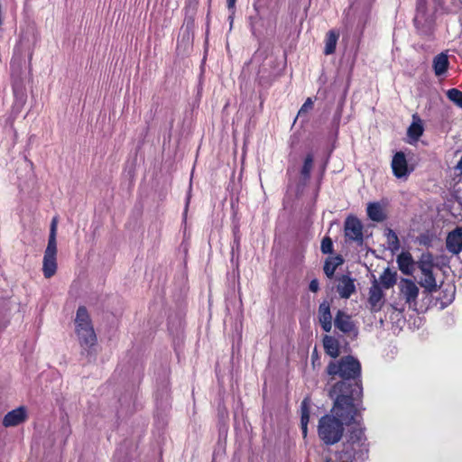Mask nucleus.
<instances>
[{"label":"nucleus","mask_w":462,"mask_h":462,"mask_svg":"<svg viewBox=\"0 0 462 462\" xmlns=\"http://www.w3.org/2000/svg\"><path fill=\"white\" fill-rule=\"evenodd\" d=\"M251 31L254 35H257V30L253 21H251Z\"/></svg>","instance_id":"obj_36"},{"label":"nucleus","mask_w":462,"mask_h":462,"mask_svg":"<svg viewBox=\"0 0 462 462\" xmlns=\"http://www.w3.org/2000/svg\"><path fill=\"white\" fill-rule=\"evenodd\" d=\"M58 269L57 263L55 261H45L42 264V271L45 278H51L53 274H55Z\"/></svg>","instance_id":"obj_27"},{"label":"nucleus","mask_w":462,"mask_h":462,"mask_svg":"<svg viewBox=\"0 0 462 462\" xmlns=\"http://www.w3.org/2000/svg\"><path fill=\"white\" fill-rule=\"evenodd\" d=\"M411 171L412 169H409L404 152H395L392 159V171L393 175L399 179H406Z\"/></svg>","instance_id":"obj_7"},{"label":"nucleus","mask_w":462,"mask_h":462,"mask_svg":"<svg viewBox=\"0 0 462 462\" xmlns=\"http://www.w3.org/2000/svg\"><path fill=\"white\" fill-rule=\"evenodd\" d=\"M343 462H346V461H343Z\"/></svg>","instance_id":"obj_41"},{"label":"nucleus","mask_w":462,"mask_h":462,"mask_svg":"<svg viewBox=\"0 0 462 462\" xmlns=\"http://www.w3.org/2000/svg\"><path fill=\"white\" fill-rule=\"evenodd\" d=\"M2 20H1V5H0V23H1Z\"/></svg>","instance_id":"obj_40"},{"label":"nucleus","mask_w":462,"mask_h":462,"mask_svg":"<svg viewBox=\"0 0 462 462\" xmlns=\"http://www.w3.org/2000/svg\"><path fill=\"white\" fill-rule=\"evenodd\" d=\"M236 0H226L227 8L229 10H231L232 14L234 13V9H235V6H236Z\"/></svg>","instance_id":"obj_34"},{"label":"nucleus","mask_w":462,"mask_h":462,"mask_svg":"<svg viewBox=\"0 0 462 462\" xmlns=\"http://www.w3.org/2000/svg\"><path fill=\"white\" fill-rule=\"evenodd\" d=\"M356 290L353 279L348 276H342L337 286V291L341 297L347 299Z\"/></svg>","instance_id":"obj_15"},{"label":"nucleus","mask_w":462,"mask_h":462,"mask_svg":"<svg viewBox=\"0 0 462 462\" xmlns=\"http://www.w3.org/2000/svg\"><path fill=\"white\" fill-rule=\"evenodd\" d=\"M457 168L458 169V171H460V173L462 174V157L460 158V160L457 162Z\"/></svg>","instance_id":"obj_37"},{"label":"nucleus","mask_w":462,"mask_h":462,"mask_svg":"<svg viewBox=\"0 0 462 462\" xmlns=\"http://www.w3.org/2000/svg\"><path fill=\"white\" fill-rule=\"evenodd\" d=\"M341 264H343V262L327 261L326 264L324 265V273L326 276L328 278L333 277L337 267H339Z\"/></svg>","instance_id":"obj_28"},{"label":"nucleus","mask_w":462,"mask_h":462,"mask_svg":"<svg viewBox=\"0 0 462 462\" xmlns=\"http://www.w3.org/2000/svg\"><path fill=\"white\" fill-rule=\"evenodd\" d=\"M420 242H421V244L426 245V244H427L426 236H421V237H420Z\"/></svg>","instance_id":"obj_38"},{"label":"nucleus","mask_w":462,"mask_h":462,"mask_svg":"<svg viewBox=\"0 0 462 462\" xmlns=\"http://www.w3.org/2000/svg\"><path fill=\"white\" fill-rule=\"evenodd\" d=\"M300 424L304 438L307 437L308 424L310 421V399H304L300 405Z\"/></svg>","instance_id":"obj_19"},{"label":"nucleus","mask_w":462,"mask_h":462,"mask_svg":"<svg viewBox=\"0 0 462 462\" xmlns=\"http://www.w3.org/2000/svg\"><path fill=\"white\" fill-rule=\"evenodd\" d=\"M349 383L342 380L336 383L329 391V395L335 399L329 413L320 418L318 433L326 445H335L339 442L344 432V425L356 422V417L362 409L363 388L356 383L351 391Z\"/></svg>","instance_id":"obj_1"},{"label":"nucleus","mask_w":462,"mask_h":462,"mask_svg":"<svg viewBox=\"0 0 462 462\" xmlns=\"http://www.w3.org/2000/svg\"><path fill=\"white\" fill-rule=\"evenodd\" d=\"M327 370L330 375L338 374L343 379H350L360 375L361 366L356 358L346 356L339 362H330Z\"/></svg>","instance_id":"obj_6"},{"label":"nucleus","mask_w":462,"mask_h":462,"mask_svg":"<svg viewBox=\"0 0 462 462\" xmlns=\"http://www.w3.org/2000/svg\"><path fill=\"white\" fill-rule=\"evenodd\" d=\"M320 248L324 254H330L333 252V241L326 236L322 239Z\"/></svg>","instance_id":"obj_29"},{"label":"nucleus","mask_w":462,"mask_h":462,"mask_svg":"<svg viewBox=\"0 0 462 462\" xmlns=\"http://www.w3.org/2000/svg\"><path fill=\"white\" fill-rule=\"evenodd\" d=\"M319 324L326 332H329L332 328L333 317L330 312L329 303L324 301L320 303L319 308Z\"/></svg>","instance_id":"obj_12"},{"label":"nucleus","mask_w":462,"mask_h":462,"mask_svg":"<svg viewBox=\"0 0 462 462\" xmlns=\"http://www.w3.org/2000/svg\"><path fill=\"white\" fill-rule=\"evenodd\" d=\"M442 296H439V300L442 304L447 305L448 303H451L453 300L455 299L456 295V287L453 285H450V283H448L445 285L442 289Z\"/></svg>","instance_id":"obj_22"},{"label":"nucleus","mask_w":462,"mask_h":462,"mask_svg":"<svg viewBox=\"0 0 462 462\" xmlns=\"http://www.w3.org/2000/svg\"><path fill=\"white\" fill-rule=\"evenodd\" d=\"M75 334L82 349L89 351L96 346L97 337L93 321L85 307H79L75 316Z\"/></svg>","instance_id":"obj_3"},{"label":"nucleus","mask_w":462,"mask_h":462,"mask_svg":"<svg viewBox=\"0 0 462 462\" xmlns=\"http://www.w3.org/2000/svg\"><path fill=\"white\" fill-rule=\"evenodd\" d=\"M27 411L26 408L19 407L14 409L12 411L6 413L2 420V424L5 427H12L22 424L26 420Z\"/></svg>","instance_id":"obj_10"},{"label":"nucleus","mask_w":462,"mask_h":462,"mask_svg":"<svg viewBox=\"0 0 462 462\" xmlns=\"http://www.w3.org/2000/svg\"><path fill=\"white\" fill-rule=\"evenodd\" d=\"M401 296L405 299L408 304H416V300L420 294V289L416 282L409 279H402L399 283Z\"/></svg>","instance_id":"obj_8"},{"label":"nucleus","mask_w":462,"mask_h":462,"mask_svg":"<svg viewBox=\"0 0 462 462\" xmlns=\"http://www.w3.org/2000/svg\"><path fill=\"white\" fill-rule=\"evenodd\" d=\"M363 224L356 216L349 215L344 223V244L359 248V257H369V251L364 244Z\"/></svg>","instance_id":"obj_4"},{"label":"nucleus","mask_w":462,"mask_h":462,"mask_svg":"<svg viewBox=\"0 0 462 462\" xmlns=\"http://www.w3.org/2000/svg\"><path fill=\"white\" fill-rule=\"evenodd\" d=\"M390 309H391V310H392V312H393V313H395V314H396V316H397V317H401V316H402V311L397 310V309H396V308H394V307H391Z\"/></svg>","instance_id":"obj_35"},{"label":"nucleus","mask_w":462,"mask_h":462,"mask_svg":"<svg viewBox=\"0 0 462 462\" xmlns=\"http://www.w3.org/2000/svg\"><path fill=\"white\" fill-rule=\"evenodd\" d=\"M386 237L387 248L391 251L392 254H395L400 252V240L399 236L393 228L387 227L384 230Z\"/></svg>","instance_id":"obj_14"},{"label":"nucleus","mask_w":462,"mask_h":462,"mask_svg":"<svg viewBox=\"0 0 462 462\" xmlns=\"http://www.w3.org/2000/svg\"><path fill=\"white\" fill-rule=\"evenodd\" d=\"M369 444L365 430L356 424L349 432L342 449L344 457L348 462H358L367 458Z\"/></svg>","instance_id":"obj_2"},{"label":"nucleus","mask_w":462,"mask_h":462,"mask_svg":"<svg viewBox=\"0 0 462 462\" xmlns=\"http://www.w3.org/2000/svg\"><path fill=\"white\" fill-rule=\"evenodd\" d=\"M309 288L310 291H319V282L317 281V279H313L310 284H309Z\"/></svg>","instance_id":"obj_33"},{"label":"nucleus","mask_w":462,"mask_h":462,"mask_svg":"<svg viewBox=\"0 0 462 462\" xmlns=\"http://www.w3.org/2000/svg\"><path fill=\"white\" fill-rule=\"evenodd\" d=\"M400 269L405 273H410L412 270L418 269L420 275L421 286L428 291L436 290L438 283L436 282V270H439L438 266L433 264L431 261H400L398 262Z\"/></svg>","instance_id":"obj_5"},{"label":"nucleus","mask_w":462,"mask_h":462,"mask_svg":"<svg viewBox=\"0 0 462 462\" xmlns=\"http://www.w3.org/2000/svg\"><path fill=\"white\" fill-rule=\"evenodd\" d=\"M433 69L436 76H442L448 69V55L441 52L433 59Z\"/></svg>","instance_id":"obj_16"},{"label":"nucleus","mask_w":462,"mask_h":462,"mask_svg":"<svg viewBox=\"0 0 462 462\" xmlns=\"http://www.w3.org/2000/svg\"><path fill=\"white\" fill-rule=\"evenodd\" d=\"M367 216L368 218L374 221H383L386 218V216L383 210V208L379 202H371L367 205Z\"/></svg>","instance_id":"obj_17"},{"label":"nucleus","mask_w":462,"mask_h":462,"mask_svg":"<svg viewBox=\"0 0 462 462\" xmlns=\"http://www.w3.org/2000/svg\"><path fill=\"white\" fill-rule=\"evenodd\" d=\"M448 98L454 102L457 106L462 107V92L457 88H450L447 91Z\"/></svg>","instance_id":"obj_26"},{"label":"nucleus","mask_w":462,"mask_h":462,"mask_svg":"<svg viewBox=\"0 0 462 462\" xmlns=\"http://www.w3.org/2000/svg\"><path fill=\"white\" fill-rule=\"evenodd\" d=\"M379 282L385 288L393 287L396 282V271L386 268L380 276Z\"/></svg>","instance_id":"obj_21"},{"label":"nucleus","mask_w":462,"mask_h":462,"mask_svg":"<svg viewBox=\"0 0 462 462\" xmlns=\"http://www.w3.org/2000/svg\"><path fill=\"white\" fill-rule=\"evenodd\" d=\"M313 168V156L312 154L306 155V158L303 162V166L300 171V175L304 182L310 180V171Z\"/></svg>","instance_id":"obj_23"},{"label":"nucleus","mask_w":462,"mask_h":462,"mask_svg":"<svg viewBox=\"0 0 462 462\" xmlns=\"http://www.w3.org/2000/svg\"><path fill=\"white\" fill-rule=\"evenodd\" d=\"M323 346L327 354L331 357H337L340 354L339 344L335 337L326 336L323 338Z\"/></svg>","instance_id":"obj_18"},{"label":"nucleus","mask_w":462,"mask_h":462,"mask_svg":"<svg viewBox=\"0 0 462 462\" xmlns=\"http://www.w3.org/2000/svg\"><path fill=\"white\" fill-rule=\"evenodd\" d=\"M423 133V126L421 125L420 120L419 119L418 122H412L411 125L408 128V136L409 138L417 141L419 140L420 136H421Z\"/></svg>","instance_id":"obj_24"},{"label":"nucleus","mask_w":462,"mask_h":462,"mask_svg":"<svg viewBox=\"0 0 462 462\" xmlns=\"http://www.w3.org/2000/svg\"><path fill=\"white\" fill-rule=\"evenodd\" d=\"M338 38L339 34L335 32V31H328L326 35V46L324 49L326 55H330V53H333L336 51Z\"/></svg>","instance_id":"obj_20"},{"label":"nucleus","mask_w":462,"mask_h":462,"mask_svg":"<svg viewBox=\"0 0 462 462\" xmlns=\"http://www.w3.org/2000/svg\"><path fill=\"white\" fill-rule=\"evenodd\" d=\"M57 225H58V218L57 217L52 218L49 236L56 237Z\"/></svg>","instance_id":"obj_31"},{"label":"nucleus","mask_w":462,"mask_h":462,"mask_svg":"<svg viewBox=\"0 0 462 462\" xmlns=\"http://www.w3.org/2000/svg\"><path fill=\"white\" fill-rule=\"evenodd\" d=\"M411 259H412L411 254L405 252L399 254V255L396 258L397 261H411Z\"/></svg>","instance_id":"obj_32"},{"label":"nucleus","mask_w":462,"mask_h":462,"mask_svg":"<svg viewBox=\"0 0 462 462\" xmlns=\"http://www.w3.org/2000/svg\"><path fill=\"white\" fill-rule=\"evenodd\" d=\"M368 303L372 311H380L384 303L383 292L376 278L369 291Z\"/></svg>","instance_id":"obj_9"},{"label":"nucleus","mask_w":462,"mask_h":462,"mask_svg":"<svg viewBox=\"0 0 462 462\" xmlns=\"http://www.w3.org/2000/svg\"><path fill=\"white\" fill-rule=\"evenodd\" d=\"M335 326L344 333L354 332L356 328L355 324L349 315L346 312L339 310L335 318Z\"/></svg>","instance_id":"obj_13"},{"label":"nucleus","mask_w":462,"mask_h":462,"mask_svg":"<svg viewBox=\"0 0 462 462\" xmlns=\"http://www.w3.org/2000/svg\"><path fill=\"white\" fill-rule=\"evenodd\" d=\"M446 244L449 252L455 254L462 252V227H457L449 232Z\"/></svg>","instance_id":"obj_11"},{"label":"nucleus","mask_w":462,"mask_h":462,"mask_svg":"<svg viewBox=\"0 0 462 462\" xmlns=\"http://www.w3.org/2000/svg\"><path fill=\"white\" fill-rule=\"evenodd\" d=\"M312 107H313V101H312L311 97L306 98L304 104L301 106V107L299 111V116L305 114V112L312 109Z\"/></svg>","instance_id":"obj_30"},{"label":"nucleus","mask_w":462,"mask_h":462,"mask_svg":"<svg viewBox=\"0 0 462 462\" xmlns=\"http://www.w3.org/2000/svg\"><path fill=\"white\" fill-rule=\"evenodd\" d=\"M56 253H57V244H56V238H53V236H49V242L47 248L45 249V254L43 257L44 261H52V259H56Z\"/></svg>","instance_id":"obj_25"},{"label":"nucleus","mask_w":462,"mask_h":462,"mask_svg":"<svg viewBox=\"0 0 462 462\" xmlns=\"http://www.w3.org/2000/svg\"><path fill=\"white\" fill-rule=\"evenodd\" d=\"M334 259H336V261H341V259H343V258L340 256H336Z\"/></svg>","instance_id":"obj_39"}]
</instances>
